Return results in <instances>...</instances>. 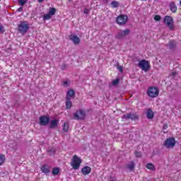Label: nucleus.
<instances>
[{"label": "nucleus", "instance_id": "obj_1", "mask_svg": "<svg viewBox=\"0 0 181 181\" xmlns=\"http://www.w3.org/2000/svg\"><path fill=\"white\" fill-rule=\"evenodd\" d=\"M81 163H83V160L80 156L76 154L72 156L70 165L74 170H78L80 169V166H81Z\"/></svg>", "mask_w": 181, "mask_h": 181}, {"label": "nucleus", "instance_id": "obj_2", "mask_svg": "<svg viewBox=\"0 0 181 181\" xmlns=\"http://www.w3.org/2000/svg\"><path fill=\"white\" fill-rule=\"evenodd\" d=\"M176 145V140L173 137H169L165 139L163 143V146L166 148V149H172V148H175Z\"/></svg>", "mask_w": 181, "mask_h": 181}, {"label": "nucleus", "instance_id": "obj_3", "mask_svg": "<svg viewBox=\"0 0 181 181\" xmlns=\"http://www.w3.org/2000/svg\"><path fill=\"white\" fill-rule=\"evenodd\" d=\"M29 30V23L28 21H23L18 24V32L22 35H26V32Z\"/></svg>", "mask_w": 181, "mask_h": 181}, {"label": "nucleus", "instance_id": "obj_4", "mask_svg": "<svg viewBox=\"0 0 181 181\" xmlns=\"http://www.w3.org/2000/svg\"><path fill=\"white\" fill-rule=\"evenodd\" d=\"M164 23L168 26L170 30H175V24L173 18L172 16H167L164 18Z\"/></svg>", "mask_w": 181, "mask_h": 181}, {"label": "nucleus", "instance_id": "obj_5", "mask_svg": "<svg viewBox=\"0 0 181 181\" xmlns=\"http://www.w3.org/2000/svg\"><path fill=\"white\" fill-rule=\"evenodd\" d=\"M147 95L151 98H156L159 95V89L157 87H150L147 90Z\"/></svg>", "mask_w": 181, "mask_h": 181}, {"label": "nucleus", "instance_id": "obj_6", "mask_svg": "<svg viewBox=\"0 0 181 181\" xmlns=\"http://www.w3.org/2000/svg\"><path fill=\"white\" fill-rule=\"evenodd\" d=\"M139 67L141 69L144 71H148L149 70L151 66L149 65V62L146 60H141L139 63Z\"/></svg>", "mask_w": 181, "mask_h": 181}, {"label": "nucleus", "instance_id": "obj_7", "mask_svg": "<svg viewBox=\"0 0 181 181\" xmlns=\"http://www.w3.org/2000/svg\"><path fill=\"white\" fill-rule=\"evenodd\" d=\"M56 14V9L54 8H50L48 13L43 16L44 21H49L52 19V16Z\"/></svg>", "mask_w": 181, "mask_h": 181}, {"label": "nucleus", "instance_id": "obj_8", "mask_svg": "<svg viewBox=\"0 0 181 181\" xmlns=\"http://www.w3.org/2000/svg\"><path fill=\"white\" fill-rule=\"evenodd\" d=\"M128 21V16L126 15H120L117 18L116 22L117 25H125Z\"/></svg>", "mask_w": 181, "mask_h": 181}, {"label": "nucleus", "instance_id": "obj_9", "mask_svg": "<svg viewBox=\"0 0 181 181\" xmlns=\"http://www.w3.org/2000/svg\"><path fill=\"white\" fill-rule=\"evenodd\" d=\"M75 119H84L86 118V111L77 110L74 115Z\"/></svg>", "mask_w": 181, "mask_h": 181}, {"label": "nucleus", "instance_id": "obj_10", "mask_svg": "<svg viewBox=\"0 0 181 181\" xmlns=\"http://www.w3.org/2000/svg\"><path fill=\"white\" fill-rule=\"evenodd\" d=\"M50 122V117L49 116H41L40 117V125L45 126Z\"/></svg>", "mask_w": 181, "mask_h": 181}, {"label": "nucleus", "instance_id": "obj_11", "mask_svg": "<svg viewBox=\"0 0 181 181\" xmlns=\"http://www.w3.org/2000/svg\"><path fill=\"white\" fill-rule=\"evenodd\" d=\"M69 39L73 42L74 45H79L81 40L80 38L76 35H71Z\"/></svg>", "mask_w": 181, "mask_h": 181}, {"label": "nucleus", "instance_id": "obj_12", "mask_svg": "<svg viewBox=\"0 0 181 181\" xmlns=\"http://www.w3.org/2000/svg\"><path fill=\"white\" fill-rule=\"evenodd\" d=\"M129 33V30L126 29L124 30L120 31L117 35V39H122L124 36H127Z\"/></svg>", "mask_w": 181, "mask_h": 181}, {"label": "nucleus", "instance_id": "obj_13", "mask_svg": "<svg viewBox=\"0 0 181 181\" xmlns=\"http://www.w3.org/2000/svg\"><path fill=\"white\" fill-rule=\"evenodd\" d=\"M74 97H76V93H74V90L73 89L69 90L66 93V100H72Z\"/></svg>", "mask_w": 181, "mask_h": 181}, {"label": "nucleus", "instance_id": "obj_14", "mask_svg": "<svg viewBox=\"0 0 181 181\" xmlns=\"http://www.w3.org/2000/svg\"><path fill=\"white\" fill-rule=\"evenodd\" d=\"M81 172L85 176L90 175L91 173V168L90 166H85L81 169Z\"/></svg>", "mask_w": 181, "mask_h": 181}, {"label": "nucleus", "instance_id": "obj_15", "mask_svg": "<svg viewBox=\"0 0 181 181\" xmlns=\"http://www.w3.org/2000/svg\"><path fill=\"white\" fill-rule=\"evenodd\" d=\"M57 125H59V119H54L51 120L50 124H49L50 128H56V127H57Z\"/></svg>", "mask_w": 181, "mask_h": 181}, {"label": "nucleus", "instance_id": "obj_16", "mask_svg": "<svg viewBox=\"0 0 181 181\" xmlns=\"http://www.w3.org/2000/svg\"><path fill=\"white\" fill-rule=\"evenodd\" d=\"M146 117L148 119H152L153 118V112L152 110L148 109L146 112Z\"/></svg>", "mask_w": 181, "mask_h": 181}, {"label": "nucleus", "instance_id": "obj_17", "mask_svg": "<svg viewBox=\"0 0 181 181\" xmlns=\"http://www.w3.org/2000/svg\"><path fill=\"white\" fill-rule=\"evenodd\" d=\"M41 170L42 173H49V172H50V167H49L48 165H43L41 168Z\"/></svg>", "mask_w": 181, "mask_h": 181}, {"label": "nucleus", "instance_id": "obj_18", "mask_svg": "<svg viewBox=\"0 0 181 181\" xmlns=\"http://www.w3.org/2000/svg\"><path fill=\"white\" fill-rule=\"evenodd\" d=\"M170 9L173 12H176V11H177V7H176V4H175V3L172 2L170 4Z\"/></svg>", "mask_w": 181, "mask_h": 181}, {"label": "nucleus", "instance_id": "obj_19", "mask_svg": "<svg viewBox=\"0 0 181 181\" xmlns=\"http://www.w3.org/2000/svg\"><path fill=\"white\" fill-rule=\"evenodd\" d=\"M126 118H130L131 119H138V116L134 114H129L127 115Z\"/></svg>", "mask_w": 181, "mask_h": 181}, {"label": "nucleus", "instance_id": "obj_20", "mask_svg": "<svg viewBox=\"0 0 181 181\" xmlns=\"http://www.w3.org/2000/svg\"><path fill=\"white\" fill-rule=\"evenodd\" d=\"M71 101H70V100H67L66 99V108H67L68 110H70V108H71Z\"/></svg>", "mask_w": 181, "mask_h": 181}, {"label": "nucleus", "instance_id": "obj_21", "mask_svg": "<svg viewBox=\"0 0 181 181\" xmlns=\"http://www.w3.org/2000/svg\"><path fill=\"white\" fill-rule=\"evenodd\" d=\"M5 156L0 154V166L1 165H4V163H5Z\"/></svg>", "mask_w": 181, "mask_h": 181}, {"label": "nucleus", "instance_id": "obj_22", "mask_svg": "<svg viewBox=\"0 0 181 181\" xmlns=\"http://www.w3.org/2000/svg\"><path fill=\"white\" fill-rule=\"evenodd\" d=\"M135 168V163L134 161H132L129 165H128V169L129 170H134V168Z\"/></svg>", "mask_w": 181, "mask_h": 181}, {"label": "nucleus", "instance_id": "obj_23", "mask_svg": "<svg viewBox=\"0 0 181 181\" xmlns=\"http://www.w3.org/2000/svg\"><path fill=\"white\" fill-rule=\"evenodd\" d=\"M110 5L112 8H118L119 3L118 1H112Z\"/></svg>", "mask_w": 181, "mask_h": 181}, {"label": "nucleus", "instance_id": "obj_24", "mask_svg": "<svg viewBox=\"0 0 181 181\" xmlns=\"http://www.w3.org/2000/svg\"><path fill=\"white\" fill-rule=\"evenodd\" d=\"M146 168L147 169H149V170H155V166L152 163H148Z\"/></svg>", "mask_w": 181, "mask_h": 181}, {"label": "nucleus", "instance_id": "obj_25", "mask_svg": "<svg viewBox=\"0 0 181 181\" xmlns=\"http://www.w3.org/2000/svg\"><path fill=\"white\" fill-rule=\"evenodd\" d=\"M63 131H64V132H67V131H69V123L68 122H65L64 124Z\"/></svg>", "mask_w": 181, "mask_h": 181}, {"label": "nucleus", "instance_id": "obj_26", "mask_svg": "<svg viewBox=\"0 0 181 181\" xmlns=\"http://www.w3.org/2000/svg\"><path fill=\"white\" fill-rule=\"evenodd\" d=\"M62 86L64 87H69V86H70V81L69 80L64 81L62 83Z\"/></svg>", "mask_w": 181, "mask_h": 181}, {"label": "nucleus", "instance_id": "obj_27", "mask_svg": "<svg viewBox=\"0 0 181 181\" xmlns=\"http://www.w3.org/2000/svg\"><path fill=\"white\" fill-rule=\"evenodd\" d=\"M60 172V169H59V168H55L52 170V174L54 175H57Z\"/></svg>", "mask_w": 181, "mask_h": 181}, {"label": "nucleus", "instance_id": "obj_28", "mask_svg": "<svg viewBox=\"0 0 181 181\" xmlns=\"http://www.w3.org/2000/svg\"><path fill=\"white\" fill-rule=\"evenodd\" d=\"M26 2H28V0H18V4L21 5V6H23Z\"/></svg>", "mask_w": 181, "mask_h": 181}, {"label": "nucleus", "instance_id": "obj_29", "mask_svg": "<svg viewBox=\"0 0 181 181\" xmlns=\"http://www.w3.org/2000/svg\"><path fill=\"white\" fill-rule=\"evenodd\" d=\"M118 83H119V79L117 78L112 81V85L117 86V84H118Z\"/></svg>", "mask_w": 181, "mask_h": 181}, {"label": "nucleus", "instance_id": "obj_30", "mask_svg": "<svg viewBox=\"0 0 181 181\" xmlns=\"http://www.w3.org/2000/svg\"><path fill=\"white\" fill-rule=\"evenodd\" d=\"M154 19L158 22L159 21H160V16L159 15L155 16Z\"/></svg>", "mask_w": 181, "mask_h": 181}, {"label": "nucleus", "instance_id": "obj_31", "mask_svg": "<svg viewBox=\"0 0 181 181\" xmlns=\"http://www.w3.org/2000/svg\"><path fill=\"white\" fill-rule=\"evenodd\" d=\"M117 69H118V70H119V71H120V73H122V71H123V69H122V66H117Z\"/></svg>", "mask_w": 181, "mask_h": 181}, {"label": "nucleus", "instance_id": "obj_32", "mask_svg": "<svg viewBox=\"0 0 181 181\" xmlns=\"http://www.w3.org/2000/svg\"><path fill=\"white\" fill-rule=\"evenodd\" d=\"M141 152H136V156L137 158L141 157Z\"/></svg>", "mask_w": 181, "mask_h": 181}, {"label": "nucleus", "instance_id": "obj_33", "mask_svg": "<svg viewBox=\"0 0 181 181\" xmlns=\"http://www.w3.org/2000/svg\"><path fill=\"white\" fill-rule=\"evenodd\" d=\"M163 131H165V129H168V124H163Z\"/></svg>", "mask_w": 181, "mask_h": 181}, {"label": "nucleus", "instance_id": "obj_34", "mask_svg": "<svg viewBox=\"0 0 181 181\" xmlns=\"http://www.w3.org/2000/svg\"><path fill=\"white\" fill-rule=\"evenodd\" d=\"M0 32H4V27H2V25L0 24Z\"/></svg>", "mask_w": 181, "mask_h": 181}, {"label": "nucleus", "instance_id": "obj_35", "mask_svg": "<svg viewBox=\"0 0 181 181\" xmlns=\"http://www.w3.org/2000/svg\"><path fill=\"white\" fill-rule=\"evenodd\" d=\"M84 13H88V10L87 8L84 10Z\"/></svg>", "mask_w": 181, "mask_h": 181}, {"label": "nucleus", "instance_id": "obj_36", "mask_svg": "<svg viewBox=\"0 0 181 181\" xmlns=\"http://www.w3.org/2000/svg\"><path fill=\"white\" fill-rule=\"evenodd\" d=\"M18 12H22V7L18 8Z\"/></svg>", "mask_w": 181, "mask_h": 181}, {"label": "nucleus", "instance_id": "obj_37", "mask_svg": "<svg viewBox=\"0 0 181 181\" xmlns=\"http://www.w3.org/2000/svg\"><path fill=\"white\" fill-rule=\"evenodd\" d=\"M43 1H44V0H38V2H39L40 4H42V2H43Z\"/></svg>", "mask_w": 181, "mask_h": 181}]
</instances>
